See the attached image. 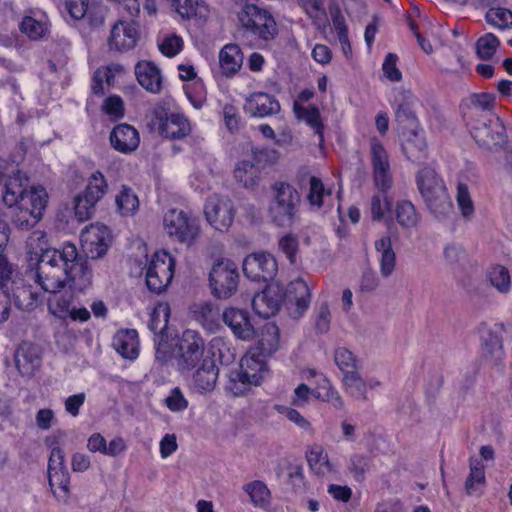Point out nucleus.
Segmentation results:
<instances>
[{
  "mask_svg": "<svg viewBox=\"0 0 512 512\" xmlns=\"http://www.w3.org/2000/svg\"><path fill=\"white\" fill-rule=\"evenodd\" d=\"M330 195L331 192L328 190L326 191L324 188V184L321 181V179L312 176L310 178V188L309 193L307 195V199L309 203L312 206H316L317 208H320L323 204V197L324 195Z\"/></svg>",
  "mask_w": 512,
  "mask_h": 512,
  "instance_id": "58",
  "label": "nucleus"
},
{
  "mask_svg": "<svg viewBox=\"0 0 512 512\" xmlns=\"http://www.w3.org/2000/svg\"><path fill=\"white\" fill-rule=\"evenodd\" d=\"M163 227L171 240L186 246L193 245L200 235L199 220L179 209H170L164 214Z\"/></svg>",
  "mask_w": 512,
  "mask_h": 512,
  "instance_id": "6",
  "label": "nucleus"
},
{
  "mask_svg": "<svg viewBox=\"0 0 512 512\" xmlns=\"http://www.w3.org/2000/svg\"><path fill=\"white\" fill-rule=\"evenodd\" d=\"M375 249L380 253V273L383 277H389L396 265V255L392 247L390 236H383L375 241Z\"/></svg>",
  "mask_w": 512,
  "mask_h": 512,
  "instance_id": "32",
  "label": "nucleus"
},
{
  "mask_svg": "<svg viewBox=\"0 0 512 512\" xmlns=\"http://www.w3.org/2000/svg\"><path fill=\"white\" fill-rule=\"evenodd\" d=\"M219 63L222 73L226 77H232L238 72L243 63V54L236 44L225 45L219 53Z\"/></svg>",
  "mask_w": 512,
  "mask_h": 512,
  "instance_id": "28",
  "label": "nucleus"
},
{
  "mask_svg": "<svg viewBox=\"0 0 512 512\" xmlns=\"http://www.w3.org/2000/svg\"><path fill=\"white\" fill-rule=\"evenodd\" d=\"M485 484L484 466L478 459L470 460V473L465 482V490L468 495L474 494L478 486Z\"/></svg>",
  "mask_w": 512,
  "mask_h": 512,
  "instance_id": "47",
  "label": "nucleus"
},
{
  "mask_svg": "<svg viewBox=\"0 0 512 512\" xmlns=\"http://www.w3.org/2000/svg\"><path fill=\"white\" fill-rule=\"evenodd\" d=\"M15 305L21 310H32L38 302V295L32 291L29 285L13 286L11 290Z\"/></svg>",
  "mask_w": 512,
  "mask_h": 512,
  "instance_id": "45",
  "label": "nucleus"
},
{
  "mask_svg": "<svg viewBox=\"0 0 512 512\" xmlns=\"http://www.w3.org/2000/svg\"><path fill=\"white\" fill-rule=\"evenodd\" d=\"M479 332L482 344V357L493 366L499 365L504 357L502 339L497 333L489 329L486 324H481Z\"/></svg>",
  "mask_w": 512,
  "mask_h": 512,
  "instance_id": "18",
  "label": "nucleus"
},
{
  "mask_svg": "<svg viewBox=\"0 0 512 512\" xmlns=\"http://www.w3.org/2000/svg\"><path fill=\"white\" fill-rule=\"evenodd\" d=\"M110 143L118 152L130 153L139 146V133L129 124H119L110 133Z\"/></svg>",
  "mask_w": 512,
  "mask_h": 512,
  "instance_id": "22",
  "label": "nucleus"
},
{
  "mask_svg": "<svg viewBox=\"0 0 512 512\" xmlns=\"http://www.w3.org/2000/svg\"><path fill=\"white\" fill-rule=\"evenodd\" d=\"M170 316V307L167 303H159L151 313L148 323L149 329L156 335L162 334L166 329Z\"/></svg>",
  "mask_w": 512,
  "mask_h": 512,
  "instance_id": "44",
  "label": "nucleus"
},
{
  "mask_svg": "<svg viewBox=\"0 0 512 512\" xmlns=\"http://www.w3.org/2000/svg\"><path fill=\"white\" fill-rule=\"evenodd\" d=\"M209 282L214 296L220 299L231 297L239 283L237 265L229 259L217 261L209 273Z\"/></svg>",
  "mask_w": 512,
  "mask_h": 512,
  "instance_id": "8",
  "label": "nucleus"
},
{
  "mask_svg": "<svg viewBox=\"0 0 512 512\" xmlns=\"http://www.w3.org/2000/svg\"><path fill=\"white\" fill-rule=\"evenodd\" d=\"M28 179L22 176L21 172L17 169L16 173H9L5 180L2 182L4 186L3 190V202L9 206H15L18 200L26 192V183Z\"/></svg>",
  "mask_w": 512,
  "mask_h": 512,
  "instance_id": "26",
  "label": "nucleus"
},
{
  "mask_svg": "<svg viewBox=\"0 0 512 512\" xmlns=\"http://www.w3.org/2000/svg\"><path fill=\"white\" fill-rule=\"evenodd\" d=\"M48 202V194L42 186H31L15 205L23 209L33 211L36 215L43 216V211Z\"/></svg>",
  "mask_w": 512,
  "mask_h": 512,
  "instance_id": "29",
  "label": "nucleus"
},
{
  "mask_svg": "<svg viewBox=\"0 0 512 512\" xmlns=\"http://www.w3.org/2000/svg\"><path fill=\"white\" fill-rule=\"evenodd\" d=\"M218 375L219 369L215 361L211 357H205L193 374V386L201 394L211 392L216 387Z\"/></svg>",
  "mask_w": 512,
  "mask_h": 512,
  "instance_id": "23",
  "label": "nucleus"
},
{
  "mask_svg": "<svg viewBox=\"0 0 512 512\" xmlns=\"http://www.w3.org/2000/svg\"><path fill=\"white\" fill-rule=\"evenodd\" d=\"M334 362L343 376L349 374L351 371H360L362 368L360 360L352 351L345 347L335 349Z\"/></svg>",
  "mask_w": 512,
  "mask_h": 512,
  "instance_id": "39",
  "label": "nucleus"
},
{
  "mask_svg": "<svg viewBox=\"0 0 512 512\" xmlns=\"http://www.w3.org/2000/svg\"><path fill=\"white\" fill-rule=\"evenodd\" d=\"M48 480L55 497L59 500H66L70 483L68 470L50 472L48 474Z\"/></svg>",
  "mask_w": 512,
  "mask_h": 512,
  "instance_id": "46",
  "label": "nucleus"
},
{
  "mask_svg": "<svg viewBox=\"0 0 512 512\" xmlns=\"http://www.w3.org/2000/svg\"><path fill=\"white\" fill-rule=\"evenodd\" d=\"M398 57L394 53H388L385 57L382 69L384 75L393 82H398L402 79V73L397 68Z\"/></svg>",
  "mask_w": 512,
  "mask_h": 512,
  "instance_id": "64",
  "label": "nucleus"
},
{
  "mask_svg": "<svg viewBox=\"0 0 512 512\" xmlns=\"http://www.w3.org/2000/svg\"><path fill=\"white\" fill-rule=\"evenodd\" d=\"M234 176L245 188L254 187L259 180L258 169L250 161L240 162L234 170Z\"/></svg>",
  "mask_w": 512,
  "mask_h": 512,
  "instance_id": "43",
  "label": "nucleus"
},
{
  "mask_svg": "<svg viewBox=\"0 0 512 512\" xmlns=\"http://www.w3.org/2000/svg\"><path fill=\"white\" fill-rule=\"evenodd\" d=\"M177 363L181 371H190L203 358L204 340L194 330H185L178 344Z\"/></svg>",
  "mask_w": 512,
  "mask_h": 512,
  "instance_id": "11",
  "label": "nucleus"
},
{
  "mask_svg": "<svg viewBox=\"0 0 512 512\" xmlns=\"http://www.w3.org/2000/svg\"><path fill=\"white\" fill-rule=\"evenodd\" d=\"M265 371L266 366L263 362L254 357H245L241 360L240 368L231 372L230 381L240 382L244 385H259Z\"/></svg>",
  "mask_w": 512,
  "mask_h": 512,
  "instance_id": "19",
  "label": "nucleus"
},
{
  "mask_svg": "<svg viewBox=\"0 0 512 512\" xmlns=\"http://www.w3.org/2000/svg\"><path fill=\"white\" fill-rule=\"evenodd\" d=\"M498 38L492 33H487L476 42V53L482 60H490L499 46Z\"/></svg>",
  "mask_w": 512,
  "mask_h": 512,
  "instance_id": "51",
  "label": "nucleus"
},
{
  "mask_svg": "<svg viewBox=\"0 0 512 512\" xmlns=\"http://www.w3.org/2000/svg\"><path fill=\"white\" fill-rule=\"evenodd\" d=\"M117 352L126 359H135L138 356V333L134 329L119 331L113 341Z\"/></svg>",
  "mask_w": 512,
  "mask_h": 512,
  "instance_id": "31",
  "label": "nucleus"
},
{
  "mask_svg": "<svg viewBox=\"0 0 512 512\" xmlns=\"http://www.w3.org/2000/svg\"><path fill=\"white\" fill-rule=\"evenodd\" d=\"M193 313L195 319L199 321L205 329L214 332L220 327V317H222V314L212 303L203 302L195 305Z\"/></svg>",
  "mask_w": 512,
  "mask_h": 512,
  "instance_id": "33",
  "label": "nucleus"
},
{
  "mask_svg": "<svg viewBox=\"0 0 512 512\" xmlns=\"http://www.w3.org/2000/svg\"><path fill=\"white\" fill-rule=\"evenodd\" d=\"M301 196L297 189L284 181H276L270 188L267 213L278 227H290L299 212Z\"/></svg>",
  "mask_w": 512,
  "mask_h": 512,
  "instance_id": "3",
  "label": "nucleus"
},
{
  "mask_svg": "<svg viewBox=\"0 0 512 512\" xmlns=\"http://www.w3.org/2000/svg\"><path fill=\"white\" fill-rule=\"evenodd\" d=\"M418 190L429 211L437 218L452 213L453 205L442 179L435 170L425 167L417 175Z\"/></svg>",
  "mask_w": 512,
  "mask_h": 512,
  "instance_id": "4",
  "label": "nucleus"
},
{
  "mask_svg": "<svg viewBox=\"0 0 512 512\" xmlns=\"http://www.w3.org/2000/svg\"><path fill=\"white\" fill-rule=\"evenodd\" d=\"M372 468V457L362 453H354L349 457L347 471L356 482H363Z\"/></svg>",
  "mask_w": 512,
  "mask_h": 512,
  "instance_id": "34",
  "label": "nucleus"
},
{
  "mask_svg": "<svg viewBox=\"0 0 512 512\" xmlns=\"http://www.w3.org/2000/svg\"><path fill=\"white\" fill-rule=\"evenodd\" d=\"M470 134L479 148L490 153H498L507 143L506 129L495 114L483 115L475 121H468Z\"/></svg>",
  "mask_w": 512,
  "mask_h": 512,
  "instance_id": "5",
  "label": "nucleus"
},
{
  "mask_svg": "<svg viewBox=\"0 0 512 512\" xmlns=\"http://www.w3.org/2000/svg\"><path fill=\"white\" fill-rule=\"evenodd\" d=\"M41 218V215H36L31 210L16 206V210L13 212L12 216V223L20 230H29L34 227Z\"/></svg>",
  "mask_w": 512,
  "mask_h": 512,
  "instance_id": "53",
  "label": "nucleus"
},
{
  "mask_svg": "<svg viewBox=\"0 0 512 512\" xmlns=\"http://www.w3.org/2000/svg\"><path fill=\"white\" fill-rule=\"evenodd\" d=\"M494 101L495 97L491 94L482 93L471 96L468 121H475L476 118H481L483 115L493 114L491 109Z\"/></svg>",
  "mask_w": 512,
  "mask_h": 512,
  "instance_id": "36",
  "label": "nucleus"
},
{
  "mask_svg": "<svg viewBox=\"0 0 512 512\" xmlns=\"http://www.w3.org/2000/svg\"><path fill=\"white\" fill-rule=\"evenodd\" d=\"M279 248L286 255L289 262H296V254L298 251V240L293 234H287L279 240Z\"/></svg>",
  "mask_w": 512,
  "mask_h": 512,
  "instance_id": "60",
  "label": "nucleus"
},
{
  "mask_svg": "<svg viewBox=\"0 0 512 512\" xmlns=\"http://www.w3.org/2000/svg\"><path fill=\"white\" fill-rule=\"evenodd\" d=\"M331 313L327 302L320 304L315 319V329L319 334H325L330 329Z\"/></svg>",
  "mask_w": 512,
  "mask_h": 512,
  "instance_id": "59",
  "label": "nucleus"
},
{
  "mask_svg": "<svg viewBox=\"0 0 512 512\" xmlns=\"http://www.w3.org/2000/svg\"><path fill=\"white\" fill-rule=\"evenodd\" d=\"M20 31L31 40H39L48 33V26L45 22L36 20L33 17L26 16L20 23Z\"/></svg>",
  "mask_w": 512,
  "mask_h": 512,
  "instance_id": "49",
  "label": "nucleus"
},
{
  "mask_svg": "<svg viewBox=\"0 0 512 512\" xmlns=\"http://www.w3.org/2000/svg\"><path fill=\"white\" fill-rule=\"evenodd\" d=\"M310 302L311 291L303 279L297 278L287 285L284 294V305L291 318H301L309 308Z\"/></svg>",
  "mask_w": 512,
  "mask_h": 512,
  "instance_id": "13",
  "label": "nucleus"
},
{
  "mask_svg": "<svg viewBox=\"0 0 512 512\" xmlns=\"http://www.w3.org/2000/svg\"><path fill=\"white\" fill-rule=\"evenodd\" d=\"M395 214L397 222L404 229L415 227L420 220V216L414 205L406 200L397 203Z\"/></svg>",
  "mask_w": 512,
  "mask_h": 512,
  "instance_id": "42",
  "label": "nucleus"
},
{
  "mask_svg": "<svg viewBox=\"0 0 512 512\" xmlns=\"http://www.w3.org/2000/svg\"><path fill=\"white\" fill-rule=\"evenodd\" d=\"M456 200L462 216L471 219L474 214V206L466 184L458 185Z\"/></svg>",
  "mask_w": 512,
  "mask_h": 512,
  "instance_id": "57",
  "label": "nucleus"
},
{
  "mask_svg": "<svg viewBox=\"0 0 512 512\" xmlns=\"http://www.w3.org/2000/svg\"><path fill=\"white\" fill-rule=\"evenodd\" d=\"M139 84L147 91L158 93L162 87L160 70L151 62H139L135 67Z\"/></svg>",
  "mask_w": 512,
  "mask_h": 512,
  "instance_id": "27",
  "label": "nucleus"
},
{
  "mask_svg": "<svg viewBox=\"0 0 512 512\" xmlns=\"http://www.w3.org/2000/svg\"><path fill=\"white\" fill-rule=\"evenodd\" d=\"M18 275L16 266L11 263L7 256L0 257V291L11 292L16 285Z\"/></svg>",
  "mask_w": 512,
  "mask_h": 512,
  "instance_id": "48",
  "label": "nucleus"
},
{
  "mask_svg": "<svg viewBox=\"0 0 512 512\" xmlns=\"http://www.w3.org/2000/svg\"><path fill=\"white\" fill-rule=\"evenodd\" d=\"M222 320L237 338L244 341L255 338L256 330L247 310L228 307L222 313Z\"/></svg>",
  "mask_w": 512,
  "mask_h": 512,
  "instance_id": "16",
  "label": "nucleus"
},
{
  "mask_svg": "<svg viewBox=\"0 0 512 512\" xmlns=\"http://www.w3.org/2000/svg\"><path fill=\"white\" fill-rule=\"evenodd\" d=\"M50 311L59 318H66L71 311V300L64 296H55L49 300Z\"/></svg>",
  "mask_w": 512,
  "mask_h": 512,
  "instance_id": "63",
  "label": "nucleus"
},
{
  "mask_svg": "<svg viewBox=\"0 0 512 512\" xmlns=\"http://www.w3.org/2000/svg\"><path fill=\"white\" fill-rule=\"evenodd\" d=\"M485 19L490 25L499 29L512 27V12L506 8H490L485 15Z\"/></svg>",
  "mask_w": 512,
  "mask_h": 512,
  "instance_id": "50",
  "label": "nucleus"
},
{
  "mask_svg": "<svg viewBox=\"0 0 512 512\" xmlns=\"http://www.w3.org/2000/svg\"><path fill=\"white\" fill-rule=\"evenodd\" d=\"M489 283L501 294H508L511 290V277L509 270L502 265H494L487 271Z\"/></svg>",
  "mask_w": 512,
  "mask_h": 512,
  "instance_id": "38",
  "label": "nucleus"
},
{
  "mask_svg": "<svg viewBox=\"0 0 512 512\" xmlns=\"http://www.w3.org/2000/svg\"><path fill=\"white\" fill-rule=\"evenodd\" d=\"M244 491L249 495L255 505H264L268 502L270 491L262 481H253L243 486Z\"/></svg>",
  "mask_w": 512,
  "mask_h": 512,
  "instance_id": "54",
  "label": "nucleus"
},
{
  "mask_svg": "<svg viewBox=\"0 0 512 512\" xmlns=\"http://www.w3.org/2000/svg\"><path fill=\"white\" fill-rule=\"evenodd\" d=\"M404 142L403 151L408 159L413 162L425 161L428 157L427 143L422 129H409L402 131Z\"/></svg>",
  "mask_w": 512,
  "mask_h": 512,
  "instance_id": "21",
  "label": "nucleus"
},
{
  "mask_svg": "<svg viewBox=\"0 0 512 512\" xmlns=\"http://www.w3.org/2000/svg\"><path fill=\"white\" fill-rule=\"evenodd\" d=\"M138 37L135 23L119 21L111 29L108 45L117 51L129 50L136 45Z\"/></svg>",
  "mask_w": 512,
  "mask_h": 512,
  "instance_id": "17",
  "label": "nucleus"
},
{
  "mask_svg": "<svg viewBox=\"0 0 512 512\" xmlns=\"http://www.w3.org/2000/svg\"><path fill=\"white\" fill-rule=\"evenodd\" d=\"M279 340L278 327L274 323H267L263 326L259 343L263 350L268 352L277 349Z\"/></svg>",
  "mask_w": 512,
  "mask_h": 512,
  "instance_id": "55",
  "label": "nucleus"
},
{
  "mask_svg": "<svg viewBox=\"0 0 512 512\" xmlns=\"http://www.w3.org/2000/svg\"><path fill=\"white\" fill-rule=\"evenodd\" d=\"M371 160L374 183L379 193L371 199V217L373 221H380L386 211L390 210V201L386 195L392 186V176L388 155L382 144L375 138L371 140Z\"/></svg>",
  "mask_w": 512,
  "mask_h": 512,
  "instance_id": "2",
  "label": "nucleus"
},
{
  "mask_svg": "<svg viewBox=\"0 0 512 512\" xmlns=\"http://www.w3.org/2000/svg\"><path fill=\"white\" fill-rule=\"evenodd\" d=\"M277 271L276 259L266 252L252 253L243 261L244 275L255 282H268L276 276Z\"/></svg>",
  "mask_w": 512,
  "mask_h": 512,
  "instance_id": "12",
  "label": "nucleus"
},
{
  "mask_svg": "<svg viewBox=\"0 0 512 512\" xmlns=\"http://www.w3.org/2000/svg\"><path fill=\"white\" fill-rule=\"evenodd\" d=\"M182 47V39L175 34L166 36L159 44L160 51L167 57L177 55L181 51Z\"/></svg>",
  "mask_w": 512,
  "mask_h": 512,
  "instance_id": "61",
  "label": "nucleus"
},
{
  "mask_svg": "<svg viewBox=\"0 0 512 512\" xmlns=\"http://www.w3.org/2000/svg\"><path fill=\"white\" fill-rule=\"evenodd\" d=\"M183 19L205 21L209 16V9L204 2L193 0H163Z\"/></svg>",
  "mask_w": 512,
  "mask_h": 512,
  "instance_id": "25",
  "label": "nucleus"
},
{
  "mask_svg": "<svg viewBox=\"0 0 512 512\" xmlns=\"http://www.w3.org/2000/svg\"><path fill=\"white\" fill-rule=\"evenodd\" d=\"M345 391L352 397L367 400L366 382L360 375V371H351L342 377Z\"/></svg>",
  "mask_w": 512,
  "mask_h": 512,
  "instance_id": "41",
  "label": "nucleus"
},
{
  "mask_svg": "<svg viewBox=\"0 0 512 512\" xmlns=\"http://www.w3.org/2000/svg\"><path fill=\"white\" fill-rule=\"evenodd\" d=\"M152 124L158 127L163 137L170 139H181L190 132L188 120L178 114L167 115L164 110L155 111Z\"/></svg>",
  "mask_w": 512,
  "mask_h": 512,
  "instance_id": "15",
  "label": "nucleus"
},
{
  "mask_svg": "<svg viewBox=\"0 0 512 512\" xmlns=\"http://www.w3.org/2000/svg\"><path fill=\"white\" fill-rule=\"evenodd\" d=\"M74 202L75 216L79 221L84 222L92 218L95 213V202L90 201L82 194L77 195Z\"/></svg>",
  "mask_w": 512,
  "mask_h": 512,
  "instance_id": "56",
  "label": "nucleus"
},
{
  "mask_svg": "<svg viewBox=\"0 0 512 512\" xmlns=\"http://www.w3.org/2000/svg\"><path fill=\"white\" fill-rule=\"evenodd\" d=\"M252 307L258 315L269 318L278 311L279 301L270 292L264 291L254 296Z\"/></svg>",
  "mask_w": 512,
  "mask_h": 512,
  "instance_id": "40",
  "label": "nucleus"
},
{
  "mask_svg": "<svg viewBox=\"0 0 512 512\" xmlns=\"http://www.w3.org/2000/svg\"><path fill=\"white\" fill-rule=\"evenodd\" d=\"M81 243L87 258L99 259L107 253L110 232L105 225L92 224L81 232Z\"/></svg>",
  "mask_w": 512,
  "mask_h": 512,
  "instance_id": "14",
  "label": "nucleus"
},
{
  "mask_svg": "<svg viewBox=\"0 0 512 512\" xmlns=\"http://www.w3.org/2000/svg\"><path fill=\"white\" fill-rule=\"evenodd\" d=\"M414 97L412 95H402V99L395 111V119L399 130L408 131L418 128L417 118L413 111Z\"/></svg>",
  "mask_w": 512,
  "mask_h": 512,
  "instance_id": "30",
  "label": "nucleus"
},
{
  "mask_svg": "<svg viewBox=\"0 0 512 512\" xmlns=\"http://www.w3.org/2000/svg\"><path fill=\"white\" fill-rule=\"evenodd\" d=\"M14 360L18 371L23 376L30 377L40 366L41 358L39 349L36 345L24 341L17 347Z\"/></svg>",
  "mask_w": 512,
  "mask_h": 512,
  "instance_id": "20",
  "label": "nucleus"
},
{
  "mask_svg": "<svg viewBox=\"0 0 512 512\" xmlns=\"http://www.w3.org/2000/svg\"><path fill=\"white\" fill-rule=\"evenodd\" d=\"M175 260L166 251L156 252L146 270V285L151 292L161 293L174 276Z\"/></svg>",
  "mask_w": 512,
  "mask_h": 512,
  "instance_id": "9",
  "label": "nucleus"
},
{
  "mask_svg": "<svg viewBox=\"0 0 512 512\" xmlns=\"http://www.w3.org/2000/svg\"><path fill=\"white\" fill-rule=\"evenodd\" d=\"M115 203L117 211L122 216H132L139 208L137 195L126 185H123L119 193L116 195Z\"/></svg>",
  "mask_w": 512,
  "mask_h": 512,
  "instance_id": "35",
  "label": "nucleus"
},
{
  "mask_svg": "<svg viewBox=\"0 0 512 512\" xmlns=\"http://www.w3.org/2000/svg\"><path fill=\"white\" fill-rule=\"evenodd\" d=\"M204 214L214 229L226 231L234 221L235 208L228 196L213 194L206 199Z\"/></svg>",
  "mask_w": 512,
  "mask_h": 512,
  "instance_id": "10",
  "label": "nucleus"
},
{
  "mask_svg": "<svg viewBox=\"0 0 512 512\" xmlns=\"http://www.w3.org/2000/svg\"><path fill=\"white\" fill-rule=\"evenodd\" d=\"M307 460L312 469L318 474H325L332 471L327 453L321 447H314L307 455Z\"/></svg>",
  "mask_w": 512,
  "mask_h": 512,
  "instance_id": "52",
  "label": "nucleus"
},
{
  "mask_svg": "<svg viewBox=\"0 0 512 512\" xmlns=\"http://www.w3.org/2000/svg\"><path fill=\"white\" fill-rule=\"evenodd\" d=\"M35 281L48 293L56 294L67 285L82 292L92 284V271L76 246L68 242L61 249H48L40 254Z\"/></svg>",
  "mask_w": 512,
  "mask_h": 512,
  "instance_id": "1",
  "label": "nucleus"
},
{
  "mask_svg": "<svg viewBox=\"0 0 512 512\" xmlns=\"http://www.w3.org/2000/svg\"><path fill=\"white\" fill-rule=\"evenodd\" d=\"M241 25L262 40L273 39L277 34V25L271 14L252 3H240L237 12Z\"/></svg>",
  "mask_w": 512,
  "mask_h": 512,
  "instance_id": "7",
  "label": "nucleus"
},
{
  "mask_svg": "<svg viewBox=\"0 0 512 512\" xmlns=\"http://www.w3.org/2000/svg\"><path fill=\"white\" fill-rule=\"evenodd\" d=\"M246 109L252 116L266 117L278 114L281 106L273 96L264 92H255L247 99Z\"/></svg>",
  "mask_w": 512,
  "mask_h": 512,
  "instance_id": "24",
  "label": "nucleus"
},
{
  "mask_svg": "<svg viewBox=\"0 0 512 512\" xmlns=\"http://www.w3.org/2000/svg\"><path fill=\"white\" fill-rule=\"evenodd\" d=\"M108 190V183L100 171H95L88 179L85 190L81 193L96 204L103 198Z\"/></svg>",
  "mask_w": 512,
  "mask_h": 512,
  "instance_id": "37",
  "label": "nucleus"
},
{
  "mask_svg": "<svg viewBox=\"0 0 512 512\" xmlns=\"http://www.w3.org/2000/svg\"><path fill=\"white\" fill-rule=\"evenodd\" d=\"M165 404L173 412H181L188 407V401L178 387L171 390L165 399Z\"/></svg>",
  "mask_w": 512,
  "mask_h": 512,
  "instance_id": "62",
  "label": "nucleus"
}]
</instances>
